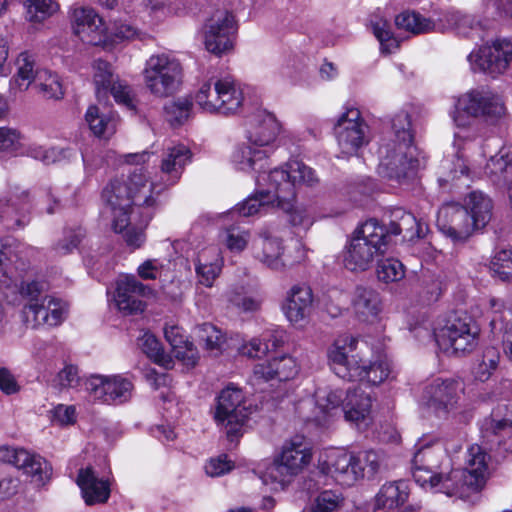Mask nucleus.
Segmentation results:
<instances>
[{"mask_svg":"<svg viewBox=\"0 0 512 512\" xmlns=\"http://www.w3.org/2000/svg\"><path fill=\"white\" fill-rule=\"evenodd\" d=\"M415 447L413 477L421 487L449 497L467 499L485 486L489 476V456L481 446L472 445L468 449L464 469H453L447 474L439 471L444 445L438 438L424 436Z\"/></svg>","mask_w":512,"mask_h":512,"instance_id":"1","label":"nucleus"},{"mask_svg":"<svg viewBox=\"0 0 512 512\" xmlns=\"http://www.w3.org/2000/svg\"><path fill=\"white\" fill-rule=\"evenodd\" d=\"M155 186L143 167L135 168L127 178L112 179L102 191V200L109 209L112 226L121 233L126 244L133 249L142 246L144 233L151 214L140 211L141 207L155 204Z\"/></svg>","mask_w":512,"mask_h":512,"instance_id":"2","label":"nucleus"},{"mask_svg":"<svg viewBox=\"0 0 512 512\" xmlns=\"http://www.w3.org/2000/svg\"><path fill=\"white\" fill-rule=\"evenodd\" d=\"M506 113L502 99L495 93L485 89H472L455 102L452 119L457 127L454 133V146L457 152L453 159H445L441 163L442 181L454 179H469L470 168L462 153L463 145L476 138V128L469 117H483L487 121H497Z\"/></svg>","mask_w":512,"mask_h":512,"instance_id":"3","label":"nucleus"},{"mask_svg":"<svg viewBox=\"0 0 512 512\" xmlns=\"http://www.w3.org/2000/svg\"><path fill=\"white\" fill-rule=\"evenodd\" d=\"M414 132L411 115L396 113L391 120V131L378 149V173L383 178L403 183L415 176L419 161L412 146Z\"/></svg>","mask_w":512,"mask_h":512,"instance_id":"4","label":"nucleus"},{"mask_svg":"<svg viewBox=\"0 0 512 512\" xmlns=\"http://www.w3.org/2000/svg\"><path fill=\"white\" fill-rule=\"evenodd\" d=\"M384 464V455L376 450H362L357 453L331 448L319 455L318 470L327 480L345 487L355 485L359 480L373 478Z\"/></svg>","mask_w":512,"mask_h":512,"instance_id":"5","label":"nucleus"},{"mask_svg":"<svg viewBox=\"0 0 512 512\" xmlns=\"http://www.w3.org/2000/svg\"><path fill=\"white\" fill-rule=\"evenodd\" d=\"M411 331L419 339L431 336L428 326L424 324L415 326ZM479 333L471 317L457 313L439 318L432 331L439 349L450 356H465L473 352L478 345Z\"/></svg>","mask_w":512,"mask_h":512,"instance_id":"6","label":"nucleus"},{"mask_svg":"<svg viewBox=\"0 0 512 512\" xmlns=\"http://www.w3.org/2000/svg\"><path fill=\"white\" fill-rule=\"evenodd\" d=\"M258 184L267 182L268 188L256 192L247 197L242 203L229 211V214L249 217L267 209L270 205L277 202L278 206L285 207L294 200L296 192L294 191V182L292 180L288 163L285 167L275 168L268 174L261 173L257 177Z\"/></svg>","mask_w":512,"mask_h":512,"instance_id":"7","label":"nucleus"},{"mask_svg":"<svg viewBox=\"0 0 512 512\" xmlns=\"http://www.w3.org/2000/svg\"><path fill=\"white\" fill-rule=\"evenodd\" d=\"M388 244L387 232L376 219L359 226L346 245L344 265L350 271H366L377 257L384 254Z\"/></svg>","mask_w":512,"mask_h":512,"instance_id":"8","label":"nucleus"},{"mask_svg":"<svg viewBox=\"0 0 512 512\" xmlns=\"http://www.w3.org/2000/svg\"><path fill=\"white\" fill-rule=\"evenodd\" d=\"M253 256L266 267L274 271H284L295 264L302 262L306 252L298 241L293 243L291 249L283 246L281 238L270 228H264L259 238L252 244Z\"/></svg>","mask_w":512,"mask_h":512,"instance_id":"9","label":"nucleus"},{"mask_svg":"<svg viewBox=\"0 0 512 512\" xmlns=\"http://www.w3.org/2000/svg\"><path fill=\"white\" fill-rule=\"evenodd\" d=\"M312 458L311 447L305 438L295 436L285 442L280 455L271 463L261 476L264 484H283L286 477L301 472Z\"/></svg>","mask_w":512,"mask_h":512,"instance_id":"10","label":"nucleus"},{"mask_svg":"<svg viewBox=\"0 0 512 512\" xmlns=\"http://www.w3.org/2000/svg\"><path fill=\"white\" fill-rule=\"evenodd\" d=\"M147 89L157 97L175 93L182 83V66L178 60L166 54L153 55L143 71Z\"/></svg>","mask_w":512,"mask_h":512,"instance_id":"11","label":"nucleus"},{"mask_svg":"<svg viewBox=\"0 0 512 512\" xmlns=\"http://www.w3.org/2000/svg\"><path fill=\"white\" fill-rule=\"evenodd\" d=\"M251 414L241 389L227 386L218 398L214 418L217 424L226 430L227 436H237Z\"/></svg>","mask_w":512,"mask_h":512,"instance_id":"12","label":"nucleus"},{"mask_svg":"<svg viewBox=\"0 0 512 512\" xmlns=\"http://www.w3.org/2000/svg\"><path fill=\"white\" fill-rule=\"evenodd\" d=\"M464 385L456 379L437 378L423 390L422 403L439 416L455 413L462 406Z\"/></svg>","mask_w":512,"mask_h":512,"instance_id":"13","label":"nucleus"},{"mask_svg":"<svg viewBox=\"0 0 512 512\" xmlns=\"http://www.w3.org/2000/svg\"><path fill=\"white\" fill-rule=\"evenodd\" d=\"M334 131L344 156L356 155L360 148L369 143V127L357 108H347L339 117Z\"/></svg>","mask_w":512,"mask_h":512,"instance_id":"14","label":"nucleus"},{"mask_svg":"<svg viewBox=\"0 0 512 512\" xmlns=\"http://www.w3.org/2000/svg\"><path fill=\"white\" fill-rule=\"evenodd\" d=\"M474 71L496 77L503 74L512 62V38H499L468 55Z\"/></svg>","mask_w":512,"mask_h":512,"instance_id":"15","label":"nucleus"},{"mask_svg":"<svg viewBox=\"0 0 512 512\" xmlns=\"http://www.w3.org/2000/svg\"><path fill=\"white\" fill-rule=\"evenodd\" d=\"M85 389L94 401L120 405L131 399L134 386L122 375L95 374L86 379Z\"/></svg>","mask_w":512,"mask_h":512,"instance_id":"16","label":"nucleus"},{"mask_svg":"<svg viewBox=\"0 0 512 512\" xmlns=\"http://www.w3.org/2000/svg\"><path fill=\"white\" fill-rule=\"evenodd\" d=\"M236 31L234 16L227 10H217L204 26V44L206 49L222 55L233 48V35Z\"/></svg>","mask_w":512,"mask_h":512,"instance_id":"17","label":"nucleus"},{"mask_svg":"<svg viewBox=\"0 0 512 512\" xmlns=\"http://www.w3.org/2000/svg\"><path fill=\"white\" fill-rule=\"evenodd\" d=\"M436 224L453 242H463L478 230L468 212L457 203L444 204L438 211Z\"/></svg>","mask_w":512,"mask_h":512,"instance_id":"18","label":"nucleus"},{"mask_svg":"<svg viewBox=\"0 0 512 512\" xmlns=\"http://www.w3.org/2000/svg\"><path fill=\"white\" fill-rule=\"evenodd\" d=\"M484 439L498 445L507 452H512V408L507 404H498L480 426Z\"/></svg>","mask_w":512,"mask_h":512,"instance_id":"19","label":"nucleus"},{"mask_svg":"<svg viewBox=\"0 0 512 512\" xmlns=\"http://www.w3.org/2000/svg\"><path fill=\"white\" fill-rule=\"evenodd\" d=\"M31 199L27 190L15 187L0 198V222L9 230L24 227L29 221Z\"/></svg>","mask_w":512,"mask_h":512,"instance_id":"20","label":"nucleus"},{"mask_svg":"<svg viewBox=\"0 0 512 512\" xmlns=\"http://www.w3.org/2000/svg\"><path fill=\"white\" fill-rule=\"evenodd\" d=\"M0 459L22 470L24 474L39 484L49 480L52 474V468L44 458L22 448L2 447L0 448Z\"/></svg>","mask_w":512,"mask_h":512,"instance_id":"21","label":"nucleus"},{"mask_svg":"<svg viewBox=\"0 0 512 512\" xmlns=\"http://www.w3.org/2000/svg\"><path fill=\"white\" fill-rule=\"evenodd\" d=\"M72 28L82 42L107 45L108 31L102 18L92 8H76L72 14Z\"/></svg>","mask_w":512,"mask_h":512,"instance_id":"22","label":"nucleus"},{"mask_svg":"<svg viewBox=\"0 0 512 512\" xmlns=\"http://www.w3.org/2000/svg\"><path fill=\"white\" fill-rule=\"evenodd\" d=\"M191 158L190 150L183 144L167 147L161 158L159 182L153 181L155 195L168 186L175 185L182 176L185 166Z\"/></svg>","mask_w":512,"mask_h":512,"instance_id":"23","label":"nucleus"},{"mask_svg":"<svg viewBox=\"0 0 512 512\" xmlns=\"http://www.w3.org/2000/svg\"><path fill=\"white\" fill-rule=\"evenodd\" d=\"M357 344V338L344 334L338 336L328 347V364L338 377L351 380L353 367L359 364L353 355Z\"/></svg>","mask_w":512,"mask_h":512,"instance_id":"24","label":"nucleus"},{"mask_svg":"<svg viewBox=\"0 0 512 512\" xmlns=\"http://www.w3.org/2000/svg\"><path fill=\"white\" fill-rule=\"evenodd\" d=\"M300 371L298 360L283 354L257 363L253 368L252 380L255 384L271 380L288 381L295 378Z\"/></svg>","mask_w":512,"mask_h":512,"instance_id":"25","label":"nucleus"},{"mask_svg":"<svg viewBox=\"0 0 512 512\" xmlns=\"http://www.w3.org/2000/svg\"><path fill=\"white\" fill-rule=\"evenodd\" d=\"M372 397L360 387L348 389L343 402L345 420L358 429H366L372 422Z\"/></svg>","mask_w":512,"mask_h":512,"instance_id":"26","label":"nucleus"},{"mask_svg":"<svg viewBox=\"0 0 512 512\" xmlns=\"http://www.w3.org/2000/svg\"><path fill=\"white\" fill-rule=\"evenodd\" d=\"M113 299L117 308L125 314H134L144 310L145 286L133 275L118 278L115 284Z\"/></svg>","mask_w":512,"mask_h":512,"instance_id":"27","label":"nucleus"},{"mask_svg":"<svg viewBox=\"0 0 512 512\" xmlns=\"http://www.w3.org/2000/svg\"><path fill=\"white\" fill-rule=\"evenodd\" d=\"M76 483L86 505L104 504L110 497L111 482L109 477H99L91 466L79 470Z\"/></svg>","mask_w":512,"mask_h":512,"instance_id":"28","label":"nucleus"},{"mask_svg":"<svg viewBox=\"0 0 512 512\" xmlns=\"http://www.w3.org/2000/svg\"><path fill=\"white\" fill-rule=\"evenodd\" d=\"M280 130L281 124L274 114L267 111H258L254 115L251 126L247 132V140L261 149H267L269 153Z\"/></svg>","mask_w":512,"mask_h":512,"instance_id":"29","label":"nucleus"},{"mask_svg":"<svg viewBox=\"0 0 512 512\" xmlns=\"http://www.w3.org/2000/svg\"><path fill=\"white\" fill-rule=\"evenodd\" d=\"M356 318L365 323H374L382 313V301L377 291L367 287H357L351 300Z\"/></svg>","mask_w":512,"mask_h":512,"instance_id":"30","label":"nucleus"},{"mask_svg":"<svg viewBox=\"0 0 512 512\" xmlns=\"http://www.w3.org/2000/svg\"><path fill=\"white\" fill-rule=\"evenodd\" d=\"M312 291L305 285L293 286L284 304V313L294 325H301L309 316L312 306Z\"/></svg>","mask_w":512,"mask_h":512,"instance_id":"31","label":"nucleus"},{"mask_svg":"<svg viewBox=\"0 0 512 512\" xmlns=\"http://www.w3.org/2000/svg\"><path fill=\"white\" fill-rule=\"evenodd\" d=\"M33 316L25 323L31 328H38L41 325L50 327L60 325L68 313V305L61 299L50 296L44 299L42 306L37 310H28Z\"/></svg>","mask_w":512,"mask_h":512,"instance_id":"32","label":"nucleus"},{"mask_svg":"<svg viewBox=\"0 0 512 512\" xmlns=\"http://www.w3.org/2000/svg\"><path fill=\"white\" fill-rule=\"evenodd\" d=\"M85 122L94 136L109 139L117 131L120 119L112 110L102 111L96 105H90L85 113Z\"/></svg>","mask_w":512,"mask_h":512,"instance_id":"33","label":"nucleus"},{"mask_svg":"<svg viewBox=\"0 0 512 512\" xmlns=\"http://www.w3.org/2000/svg\"><path fill=\"white\" fill-rule=\"evenodd\" d=\"M267 157V149H261L247 140L236 146L231 155V162L240 171H260L264 168Z\"/></svg>","mask_w":512,"mask_h":512,"instance_id":"34","label":"nucleus"},{"mask_svg":"<svg viewBox=\"0 0 512 512\" xmlns=\"http://www.w3.org/2000/svg\"><path fill=\"white\" fill-rule=\"evenodd\" d=\"M344 399L341 389H318L315 393L316 412L312 420L319 426H325L339 412L340 405L343 407Z\"/></svg>","mask_w":512,"mask_h":512,"instance_id":"35","label":"nucleus"},{"mask_svg":"<svg viewBox=\"0 0 512 512\" xmlns=\"http://www.w3.org/2000/svg\"><path fill=\"white\" fill-rule=\"evenodd\" d=\"M490 307L492 310L490 325L494 332L504 334V353L512 362V309L496 298L490 300Z\"/></svg>","mask_w":512,"mask_h":512,"instance_id":"36","label":"nucleus"},{"mask_svg":"<svg viewBox=\"0 0 512 512\" xmlns=\"http://www.w3.org/2000/svg\"><path fill=\"white\" fill-rule=\"evenodd\" d=\"M485 173L494 181L507 185L509 207L512 213V153L502 148L486 164Z\"/></svg>","mask_w":512,"mask_h":512,"instance_id":"37","label":"nucleus"},{"mask_svg":"<svg viewBox=\"0 0 512 512\" xmlns=\"http://www.w3.org/2000/svg\"><path fill=\"white\" fill-rule=\"evenodd\" d=\"M222 265V258L216 248L210 247L202 250L195 264V271L199 282L206 287H212L215 279L221 272Z\"/></svg>","mask_w":512,"mask_h":512,"instance_id":"38","label":"nucleus"},{"mask_svg":"<svg viewBox=\"0 0 512 512\" xmlns=\"http://www.w3.org/2000/svg\"><path fill=\"white\" fill-rule=\"evenodd\" d=\"M478 229L484 228L492 217L493 203L490 197L481 191H472L464 198L462 206Z\"/></svg>","mask_w":512,"mask_h":512,"instance_id":"39","label":"nucleus"},{"mask_svg":"<svg viewBox=\"0 0 512 512\" xmlns=\"http://www.w3.org/2000/svg\"><path fill=\"white\" fill-rule=\"evenodd\" d=\"M166 340L172 347L174 356L186 366H195L199 355L196 347L188 341L177 326H168L164 329Z\"/></svg>","mask_w":512,"mask_h":512,"instance_id":"40","label":"nucleus"},{"mask_svg":"<svg viewBox=\"0 0 512 512\" xmlns=\"http://www.w3.org/2000/svg\"><path fill=\"white\" fill-rule=\"evenodd\" d=\"M436 30H453L459 36L471 37L479 31V23L472 15L461 11H447L439 18Z\"/></svg>","mask_w":512,"mask_h":512,"instance_id":"41","label":"nucleus"},{"mask_svg":"<svg viewBox=\"0 0 512 512\" xmlns=\"http://www.w3.org/2000/svg\"><path fill=\"white\" fill-rule=\"evenodd\" d=\"M16 73L11 81L12 89L26 91L29 86L36 81L38 71L44 68L36 66L35 55L28 52H21L16 60Z\"/></svg>","mask_w":512,"mask_h":512,"instance_id":"42","label":"nucleus"},{"mask_svg":"<svg viewBox=\"0 0 512 512\" xmlns=\"http://www.w3.org/2000/svg\"><path fill=\"white\" fill-rule=\"evenodd\" d=\"M243 103V93L236 82L230 78H219L218 115L236 114Z\"/></svg>","mask_w":512,"mask_h":512,"instance_id":"43","label":"nucleus"},{"mask_svg":"<svg viewBox=\"0 0 512 512\" xmlns=\"http://www.w3.org/2000/svg\"><path fill=\"white\" fill-rule=\"evenodd\" d=\"M48 289L47 283L43 281H29L23 282L20 287V294L25 300V304L22 308V318L26 323L32 316L28 310L37 311L44 302V299H48L50 295L46 294Z\"/></svg>","mask_w":512,"mask_h":512,"instance_id":"44","label":"nucleus"},{"mask_svg":"<svg viewBox=\"0 0 512 512\" xmlns=\"http://www.w3.org/2000/svg\"><path fill=\"white\" fill-rule=\"evenodd\" d=\"M193 103L204 113L218 114L219 78L201 82L193 96Z\"/></svg>","mask_w":512,"mask_h":512,"instance_id":"45","label":"nucleus"},{"mask_svg":"<svg viewBox=\"0 0 512 512\" xmlns=\"http://www.w3.org/2000/svg\"><path fill=\"white\" fill-rule=\"evenodd\" d=\"M393 215L395 220L391 221L388 229L385 228L387 240L390 238V235H400L402 233L404 234L403 237L407 239L421 236L422 224L412 213L398 209Z\"/></svg>","mask_w":512,"mask_h":512,"instance_id":"46","label":"nucleus"},{"mask_svg":"<svg viewBox=\"0 0 512 512\" xmlns=\"http://www.w3.org/2000/svg\"><path fill=\"white\" fill-rule=\"evenodd\" d=\"M408 498L407 485L403 481L389 482L382 485L376 496L378 509H394L403 505Z\"/></svg>","mask_w":512,"mask_h":512,"instance_id":"47","label":"nucleus"},{"mask_svg":"<svg viewBox=\"0 0 512 512\" xmlns=\"http://www.w3.org/2000/svg\"><path fill=\"white\" fill-rule=\"evenodd\" d=\"M390 373L391 368L387 361H378L372 364L359 363L353 367L350 381L358 380L378 385L388 379Z\"/></svg>","mask_w":512,"mask_h":512,"instance_id":"48","label":"nucleus"},{"mask_svg":"<svg viewBox=\"0 0 512 512\" xmlns=\"http://www.w3.org/2000/svg\"><path fill=\"white\" fill-rule=\"evenodd\" d=\"M199 344L211 355L218 356L223 350L225 336L216 326L204 323L194 330Z\"/></svg>","mask_w":512,"mask_h":512,"instance_id":"49","label":"nucleus"},{"mask_svg":"<svg viewBox=\"0 0 512 512\" xmlns=\"http://www.w3.org/2000/svg\"><path fill=\"white\" fill-rule=\"evenodd\" d=\"M395 24L399 29L413 34L436 31L437 29V23L414 11H405L397 15Z\"/></svg>","mask_w":512,"mask_h":512,"instance_id":"50","label":"nucleus"},{"mask_svg":"<svg viewBox=\"0 0 512 512\" xmlns=\"http://www.w3.org/2000/svg\"><path fill=\"white\" fill-rule=\"evenodd\" d=\"M34 87L46 99L58 100L64 96L59 76L47 69L38 71Z\"/></svg>","mask_w":512,"mask_h":512,"instance_id":"51","label":"nucleus"},{"mask_svg":"<svg viewBox=\"0 0 512 512\" xmlns=\"http://www.w3.org/2000/svg\"><path fill=\"white\" fill-rule=\"evenodd\" d=\"M93 81L98 98L105 97L118 78L114 77L111 65L104 60L98 59L93 63Z\"/></svg>","mask_w":512,"mask_h":512,"instance_id":"52","label":"nucleus"},{"mask_svg":"<svg viewBox=\"0 0 512 512\" xmlns=\"http://www.w3.org/2000/svg\"><path fill=\"white\" fill-rule=\"evenodd\" d=\"M500 353L495 347H487L473 368L475 379L485 382L498 368Z\"/></svg>","mask_w":512,"mask_h":512,"instance_id":"53","label":"nucleus"},{"mask_svg":"<svg viewBox=\"0 0 512 512\" xmlns=\"http://www.w3.org/2000/svg\"><path fill=\"white\" fill-rule=\"evenodd\" d=\"M222 243L233 253H239L246 249L250 242L249 230L240 226H230L225 228L221 235Z\"/></svg>","mask_w":512,"mask_h":512,"instance_id":"54","label":"nucleus"},{"mask_svg":"<svg viewBox=\"0 0 512 512\" xmlns=\"http://www.w3.org/2000/svg\"><path fill=\"white\" fill-rule=\"evenodd\" d=\"M58 9L54 0H27L26 19L31 23H42Z\"/></svg>","mask_w":512,"mask_h":512,"instance_id":"55","label":"nucleus"},{"mask_svg":"<svg viewBox=\"0 0 512 512\" xmlns=\"http://www.w3.org/2000/svg\"><path fill=\"white\" fill-rule=\"evenodd\" d=\"M140 346L142 351L155 363L166 369L172 367V359L164 353L160 342L153 334L145 333L140 340Z\"/></svg>","mask_w":512,"mask_h":512,"instance_id":"56","label":"nucleus"},{"mask_svg":"<svg viewBox=\"0 0 512 512\" xmlns=\"http://www.w3.org/2000/svg\"><path fill=\"white\" fill-rule=\"evenodd\" d=\"M490 271L493 277L501 281L512 280V249L498 251L491 260Z\"/></svg>","mask_w":512,"mask_h":512,"instance_id":"57","label":"nucleus"},{"mask_svg":"<svg viewBox=\"0 0 512 512\" xmlns=\"http://www.w3.org/2000/svg\"><path fill=\"white\" fill-rule=\"evenodd\" d=\"M405 276V267L396 258H386L379 261L377 266V277L384 283L400 281Z\"/></svg>","mask_w":512,"mask_h":512,"instance_id":"58","label":"nucleus"},{"mask_svg":"<svg viewBox=\"0 0 512 512\" xmlns=\"http://www.w3.org/2000/svg\"><path fill=\"white\" fill-rule=\"evenodd\" d=\"M372 30L380 43V50L383 54H390L398 49L399 41L393 36L386 20L381 19L372 23Z\"/></svg>","mask_w":512,"mask_h":512,"instance_id":"59","label":"nucleus"},{"mask_svg":"<svg viewBox=\"0 0 512 512\" xmlns=\"http://www.w3.org/2000/svg\"><path fill=\"white\" fill-rule=\"evenodd\" d=\"M192 103L187 99H178L165 105V117L172 126L183 124L190 116Z\"/></svg>","mask_w":512,"mask_h":512,"instance_id":"60","label":"nucleus"},{"mask_svg":"<svg viewBox=\"0 0 512 512\" xmlns=\"http://www.w3.org/2000/svg\"><path fill=\"white\" fill-rule=\"evenodd\" d=\"M115 102L129 111L136 109L135 95L132 88L124 81L117 80L109 91Z\"/></svg>","mask_w":512,"mask_h":512,"instance_id":"61","label":"nucleus"},{"mask_svg":"<svg viewBox=\"0 0 512 512\" xmlns=\"http://www.w3.org/2000/svg\"><path fill=\"white\" fill-rule=\"evenodd\" d=\"M288 168L290 169V174L294 182L295 192L297 184H306L311 186L317 182L318 178L315 174V171L311 167L305 165L303 162L298 160L289 161Z\"/></svg>","mask_w":512,"mask_h":512,"instance_id":"62","label":"nucleus"},{"mask_svg":"<svg viewBox=\"0 0 512 512\" xmlns=\"http://www.w3.org/2000/svg\"><path fill=\"white\" fill-rule=\"evenodd\" d=\"M342 502L343 498L340 494L326 490L315 498L309 512H334Z\"/></svg>","mask_w":512,"mask_h":512,"instance_id":"63","label":"nucleus"},{"mask_svg":"<svg viewBox=\"0 0 512 512\" xmlns=\"http://www.w3.org/2000/svg\"><path fill=\"white\" fill-rule=\"evenodd\" d=\"M83 237L84 232L81 228L66 230L63 238L60 239L53 247L56 255L65 256L72 253L78 247Z\"/></svg>","mask_w":512,"mask_h":512,"instance_id":"64","label":"nucleus"}]
</instances>
